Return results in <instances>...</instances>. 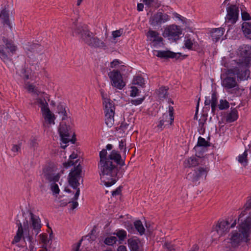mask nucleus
<instances>
[{
  "mask_svg": "<svg viewBox=\"0 0 251 251\" xmlns=\"http://www.w3.org/2000/svg\"><path fill=\"white\" fill-rule=\"evenodd\" d=\"M29 215L31 222L29 226L27 220L24 222V228L21 223L19 221H17L18 229L16 235L12 241V244H15L18 243L23 238L25 242L26 240L29 242L30 251H35L32 244L36 241L34 236H36L41 231V221L39 217L35 215L31 212H29Z\"/></svg>",
  "mask_w": 251,
  "mask_h": 251,
  "instance_id": "1",
  "label": "nucleus"
},
{
  "mask_svg": "<svg viewBox=\"0 0 251 251\" xmlns=\"http://www.w3.org/2000/svg\"><path fill=\"white\" fill-rule=\"evenodd\" d=\"M228 69L225 74L221 75L222 86L228 94L237 95L239 92V85L238 80H247L250 74L246 75L245 72L236 66Z\"/></svg>",
  "mask_w": 251,
  "mask_h": 251,
  "instance_id": "2",
  "label": "nucleus"
},
{
  "mask_svg": "<svg viewBox=\"0 0 251 251\" xmlns=\"http://www.w3.org/2000/svg\"><path fill=\"white\" fill-rule=\"evenodd\" d=\"M251 240V216L250 215L241 224L237 229L233 230L226 241L228 245H226V248H236L241 244L245 243L247 246L250 244Z\"/></svg>",
  "mask_w": 251,
  "mask_h": 251,
  "instance_id": "3",
  "label": "nucleus"
},
{
  "mask_svg": "<svg viewBox=\"0 0 251 251\" xmlns=\"http://www.w3.org/2000/svg\"><path fill=\"white\" fill-rule=\"evenodd\" d=\"M71 29L73 36L78 35L88 46L94 48L106 49L107 46L104 42L95 36L93 33L88 29L85 24H78L75 21L73 23Z\"/></svg>",
  "mask_w": 251,
  "mask_h": 251,
  "instance_id": "4",
  "label": "nucleus"
},
{
  "mask_svg": "<svg viewBox=\"0 0 251 251\" xmlns=\"http://www.w3.org/2000/svg\"><path fill=\"white\" fill-rule=\"evenodd\" d=\"M239 58L232 62L236 67L244 71L246 75L250 74V68L251 66V46L243 45L240 46L237 51Z\"/></svg>",
  "mask_w": 251,
  "mask_h": 251,
  "instance_id": "5",
  "label": "nucleus"
},
{
  "mask_svg": "<svg viewBox=\"0 0 251 251\" xmlns=\"http://www.w3.org/2000/svg\"><path fill=\"white\" fill-rule=\"evenodd\" d=\"M108 159L110 162L111 163L112 165L117 170L116 174L114 175H113V174H111L110 172V173H109V177L108 178V180L103 182L104 185L106 187H110L114 185L120 177V174H118V172L120 167H119L118 165H119L120 167L124 166L125 161L122 159L121 154L118 151L115 150H113L111 152L110 154L108 155Z\"/></svg>",
  "mask_w": 251,
  "mask_h": 251,
  "instance_id": "6",
  "label": "nucleus"
},
{
  "mask_svg": "<svg viewBox=\"0 0 251 251\" xmlns=\"http://www.w3.org/2000/svg\"><path fill=\"white\" fill-rule=\"evenodd\" d=\"M100 162L99 163V168L100 169V179L103 183V181L108 180L109 177L110 172L113 175L116 174V169L112 165V164L108 160V155L106 149H102L100 152Z\"/></svg>",
  "mask_w": 251,
  "mask_h": 251,
  "instance_id": "7",
  "label": "nucleus"
},
{
  "mask_svg": "<svg viewBox=\"0 0 251 251\" xmlns=\"http://www.w3.org/2000/svg\"><path fill=\"white\" fill-rule=\"evenodd\" d=\"M2 44L0 45V58L5 63L11 62V56L17 50L14 42L4 37L2 38Z\"/></svg>",
  "mask_w": 251,
  "mask_h": 251,
  "instance_id": "8",
  "label": "nucleus"
},
{
  "mask_svg": "<svg viewBox=\"0 0 251 251\" xmlns=\"http://www.w3.org/2000/svg\"><path fill=\"white\" fill-rule=\"evenodd\" d=\"M100 92L103 100L105 124L108 127H111L114 123L115 104L112 100L105 97L106 94L103 90L100 89Z\"/></svg>",
  "mask_w": 251,
  "mask_h": 251,
  "instance_id": "9",
  "label": "nucleus"
},
{
  "mask_svg": "<svg viewBox=\"0 0 251 251\" xmlns=\"http://www.w3.org/2000/svg\"><path fill=\"white\" fill-rule=\"evenodd\" d=\"M82 172V167L81 165L78 164L75 169L69 173V183L70 186L74 189H76V192L75 193L72 200L74 201H77L80 193L79 188H77L80 183L79 180H80L81 176V174Z\"/></svg>",
  "mask_w": 251,
  "mask_h": 251,
  "instance_id": "10",
  "label": "nucleus"
},
{
  "mask_svg": "<svg viewBox=\"0 0 251 251\" xmlns=\"http://www.w3.org/2000/svg\"><path fill=\"white\" fill-rule=\"evenodd\" d=\"M58 132L63 143L67 144L69 142H71L73 144L75 143V138L74 137L75 136V132L70 126L61 122L58 128Z\"/></svg>",
  "mask_w": 251,
  "mask_h": 251,
  "instance_id": "11",
  "label": "nucleus"
},
{
  "mask_svg": "<svg viewBox=\"0 0 251 251\" xmlns=\"http://www.w3.org/2000/svg\"><path fill=\"white\" fill-rule=\"evenodd\" d=\"M35 103L38 104L41 109L43 116L46 121L48 122L49 124H54V116L50 110L48 103L45 99L37 98L35 101Z\"/></svg>",
  "mask_w": 251,
  "mask_h": 251,
  "instance_id": "12",
  "label": "nucleus"
},
{
  "mask_svg": "<svg viewBox=\"0 0 251 251\" xmlns=\"http://www.w3.org/2000/svg\"><path fill=\"white\" fill-rule=\"evenodd\" d=\"M236 224V220H235L230 226H229L230 224L227 221L219 220L217 225L213 227L212 232H216L220 237L228 232L230 228L234 227Z\"/></svg>",
  "mask_w": 251,
  "mask_h": 251,
  "instance_id": "13",
  "label": "nucleus"
},
{
  "mask_svg": "<svg viewBox=\"0 0 251 251\" xmlns=\"http://www.w3.org/2000/svg\"><path fill=\"white\" fill-rule=\"evenodd\" d=\"M209 169L208 167H199L194 170V171L188 173L186 176V179L193 182L199 181L202 177H206Z\"/></svg>",
  "mask_w": 251,
  "mask_h": 251,
  "instance_id": "14",
  "label": "nucleus"
},
{
  "mask_svg": "<svg viewBox=\"0 0 251 251\" xmlns=\"http://www.w3.org/2000/svg\"><path fill=\"white\" fill-rule=\"evenodd\" d=\"M108 75L109 77L112 86L121 90L126 85L123 80V77L118 70H114L108 73Z\"/></svg>",
  "mask_w": 251,
  "mask_h": 251,
  "instance_id": "15",
  "label": "nucleus"
},
{
  "mask_svg": "<svg viewBox=\"0 0 251 251\" xmlns=\"http://www.w3.org/2000/svg\"><path fill=\"white\" fill-rule=\"evenodd\" d=\"M182 33L181 28L176 25H170L165 28L163 35L164 37H168L169 39L174 40H178Z\"/></svg>",
  "mask_w": 251,
  "mask_h": 251,
  "instance_id": "16",
  "label": "nucleus"
},
{
  "mask_svg": "<svg viewBox=\"0 0 251 251\" xmlns=\"http://www.w3.org/2000/svg\"><path fill=\"white\" fill-rule=\"evenodd\" d=\"M227 14L226 22L232 25L237 21L239 17V8L236 5L230 4L226 8Z\"/></svg>",
  "mask_w": 251,
  "mask_h": 251,
  "instance_id": "17",
  "label": "nucleus"
},
{
  "mask_svg": "<svg viewBox=\"0 0 251 251\" xmlns=\"http://www.w3.org/2000/svg\"><path fill=\"white\" fill-rule=\"evenodd\" d=\"M43 177L49 182H58L60 177L59 173H56L54 168L50 166H46L43 170Z\"/></svg>",
  "mask_w": 251,
  "mask_h": 251,
  "instance_id": "18",
  "label": "nucleus"
},
{
  "mask_svg": "<svg viewBox=\"0 0 251 251\" xmlns=\"http://www.w3.org/2000/svg\"><path fill=\"white\" fill-rule=\"evenodd\" d=\"M170 19V17L166 13L157 12L152 15L150 19V24L153 26H159Z\"/></svg>",
  "mask_w": 251,
  "mask_h": 251,
  "instance_id": "19",
  "label": "nucleus"
},
{
  "mask_svg": "<svg viewBox=\"0 0 251 251\" xmlns=\"http://www.w3.org/2000/svg\"><path fill=\"white\" fill-rule=\"evenodd\" d=\"M207 159L206 158H201L200 157L192 156L185 159L184 162V166L185 167H193L198 165H204L205 164Z\"/></svg>",
  "mask_w": 251,
  "mask_h": 251,
  "instance_id": "20",
  "label": "nucleus"
},
{
  "mask_svg": "<svg viewBox=\"0 0 251 251\" xmlns=\"http://www.w3.org/2000/svg\"><path fill=\"white\" fill-rule=\"evenodd\" d=\"M153 54L158 57L163 59L176 58L178 59L181 55L180 53H175L170 50L153 51Z\"/></svg>",
  "mask_w": 251,
  "mask_h": 251,
  "instance_id": "21",
  "label": "nucleus"
},
{
  "mask_svg": "<svg viewBox=\"0 0 251 251\" xmlns=\"http://www.w3.org/2000/svg\"><path fill=\"white\" fill-rule=\"evenodd\" d=\"M169 115H168V113H164L162 116L159 118V121L157 124L156 127L158 130L162 131L164 127L169 125H172L173 123L170 121Z\"/></svg>",
  "mask_w": 251,
  "mask_h": 251,
  "instance_id": "22",
  "label": "nucleus"
},
{
  "mask_svg": "<svg viewBox=\"0 0 251 251\" xmlns=\"http://www.w3.org/2000/svg\"><path fill=\"white\" fill-rule=\"evenodd\" d=\"M147 37L156 45L160 44L163 40L162 37L159 36V33L157 31L151 29L148 32Z\"/></svg>",
  "mask_w": 251,
  "mask_h": 251,
  "instance_id": "23",
  "label": "nucleus"
},
{
  "mask_svg": "<svg viewBox=\"0 0 251 251\" xmlns=\"http://www.w3.org/2000/svg\"><path fill=\"white\" fill-rule=\"evenodd\" d=\"M238 118V111L235 108H231L229 111L227 112L226 116V121L227 123H232Z\"/></svg>",
  "mask_w": 251,
  "mask_h": 251,
  "instance_id": "24",
  "label": "nucleus"
},
{
  "mask_svg": "<svg viewBox=\"0 0 251 251\" xmlns=\"http://www.w3.org/2000/svg\"><path fill=\"white\" fill-rule=\"evenodd\" d=\"M224 32V28L213 29L211 33L212 40L215 42H217L223 36Z\"/></svg>",
  "mask_w": 251,
  "mask_h": 251,
  "instance_id": "25",
  "label": "nucleus"
},
{
  "mask_svg": "<svg viewBox=\"0 0 251 251\" xmlns=\"http://www.w3.org/2000/svg\"><path fill=\"white\" fill-rule=\"evenodd\" d=\"M242 29L245 37L251 39V22H244L242 24Z\"/></svg>",
  "mask_w": 251,
  "mask_h": 251,
  "instance_id": "26",
  "label": "nucleus"
},
{
  "mask_svg": "<svg viewBox=\"0 0 251 251\" xmlns=\"http://www.w3.org/2000/svg\"><path fill=\"white\" fill-rule=\"evenodd\" d=\"M77 154H75L74 153H72L70 155L69 157V160L67 162H66L63 163V166L65 168H68L69 167L74 165V168L73 170L75 169V168L77 166L80 164V163H79L78 164H77V162H78L79 160H76L75 162H74L72 160L76 158L77 157ZM73 171V170H72Z\"/></svg>",
  "mask_w": 251,
  "mask_h": 251,
  "instance_id": "27",
  "label": "nucleus"
},
{
  "mask_svg": "<svg viewBox=\"0 0 251 251\" xmlns=\"http://www.w3.org/2000/svg\"><path fill=\"white\" fill-rule=\"evenodd\" d=\"M25 49L31 52L39 53L42 51L43 47L38 44L32 43L26 45Z\"/></svg>",
  "mask_w": 251,
  "mask_h": 251,
  "instance_id": "28",
  "label": "nucleus"
},
{
  "mask_svg": "<svg viewBox=\"0 0 251 251\" xmlns=\"http://www.w3.org/2000/svg\"><path fill=\"white\" fill-rule=\"evenodd\" d=\"M9 12V10L7 9V8L5 6L4 8L1 10L0 14V18L3 20L4 24L7 25H9L10 24Z\"/></svg>",
  "mask_w": 251,
  "mask_h": 251,
  "instance_id": "29",
  "label": "nucleus"
},
{
  "mask_svg": "<svg viewBox=\"0 0 251 251\" xmlns=\"http://www.w3.org/2000/svg\"><path fill=\"white\" fill-rule=\"evenodd\" d=\"M140 242L138 240L129 239L128 240V244L131 251H141L139 243Z\"/></svg>",
  "mask_w": 251,
  "mask_h": 251,
  "instance_id": "30",
  "label": "nucleus"
},
{
  "mask_svg": "<svg viewBox=\"0 0 251 251\" xmlns=\"http://www.w3.org/2000/svg\"><path fill=\"white\" fill-rule=\"evenodd\" d=\"M185 47L190 50H195L196 45L194 40H192L190 38H185L184 40Z\"/></svg>",
  "mask_w": 251,
  "mask_h": 251,
  "instance_id": "31",
  "label": "nucleus"
},
{
  "mask_svg": "<svg viewBox=\"0 0 251 251\" xmlns=\"http://www.w3.org/2000/svg\"><path fill=\"white\" fill-rule=\"evenodd\" d=\"M244 210L241 212V214L239 216V218L238 219V222H239L240 220L241 221L242 220L241 219L242 217H243L246 213V211L248 210L251 208V198L248 200L246 202V203L244 205Z\"/></svg>",
  "mask_w": 251,
  "mask_h": 251,
  "instance_id": "32",
  "label": "nucleus"
},
{
  "mask_svg": "<svg viewBox=\"0 0 251 251\" xmlns=\"http://www.w3.org/2000/svg\"><path fill=\"white\" fill-rule=\"evenodd\" d=\"M134 226L136 229L139 232L140 235H143L145 233V229L141 221H136L134 223Z\"/></svg>",
  "mask_w": 251,
  "mask_h": 251,
  "instance_id": "33",
  "label": "nucleus"
},
{
  "mask_svg": "<svg viewBox=\"0 0 251 251\" xmlns=\"http://www.w3.org/2000/svg\"><path fill=\"white\" fill-rule=\"evenodd\" d=\"M57 108L58 113L62 117V120H65L67 116V113L65 106L63 104L60 103L57 105Z\"/></svg>",
  "mask_w": 251,
  "mask_h": 251,
  "instance_id": "34",
  "label": "nucleus"
},
{
  "mask_svg": "<svg viewBox=\"0 0 251 251\" xmlns=\"http://www.w3.org/2000/svg\"><path fill=\"white\" fill-rule=\"evenodd\" d=\"M248 153L246 150L244 153L238 156V161L241 164H243L244 166L247 165L248 160H247Z\"/></svg>",
  "mask_w": 251,
  "mask_h": 251,
  "instance_id": "35",
  "label": "nucleus"
},
{
  "mask_svg": "<svg viewBox=\"0 0 251 251\" xmlns=\"http://www.w3.org/2000/svg\"><path fill=\"white\" fill-rule=\"evenodd\" d=\"M30 74V70L28 68H23L20 70L19 73L20 75L25 80L29 79V74Z\"/></svg>",
  "mask_w": 251,
  "mask_h": 251,
  "instance_id": "36",
  "label": "nucleus"
},
{
  "mask_svg": "<svg viewBox=\"0 0 251 251\" xmlns=\"http://www.w3.org/2000/svg\"><path fill=\"white\" fill-rule=\"evenodd\" d=\"M206 121V119L204 117L201 118L199 120V132L201 134H203L205 132V127L204 126Z\"/></svg>",
  "mask_w": 251,
  "mask_h": 251,
  "instance_id": "37",
  "label": "nucleus"
},
{
  "mask_svg": "<svg viewBox=\"0 0 251 251\" xmlns=\"http://www.w3.org/2000/svg\"><path fill=\"white\" fill-rule=\"evenodd\" d=\"M114 234L119 238L120 241H124L126 237V232L123 229L116 230Z\"/></svg>",
  "mask_w": 251,
  "mask_h": 251,
  "instance_id": "38",
  "label": "nucleus"
},
{
  "mask_svg": "<svg viewBox=\"0 0 251 251\" xmlns=\"http://www.w3.org/2000/svg\"><path fill=\"white\" fill-rule=\"evenodd\" d=\"M167 90L165 87H161L157 91V95L160 99L166 98L167 95Z\"/></svg>",
  "mask_w": 251,
  "mask_h": 251,
  "instance_id": "39",
  "label": "nucleus"
},
{
  "mask_svg": "<svg viewBox=\"0 0 251 251\" xmlns=\"http://www.w3.org/2000/svg\"><path fill=\"white\" fill-rule=\"evenodd\" d=\"M209 143L207 141L205 140V139L201 137H199L198 138V141L197 143V145L195 147L194 149L196 150V149L198 147H206L209 146Z\"/></svg>",
  "mask_w": 251,
  "mask_h": 251,
  "instance_id": "40",
  "label": "nucleus"
},
{
  "mask_svg": "<svg viewBox=\"0 0 251 251\" xmlns=\"http://www.w3.org/2000/svg\"><path fill=\"white\" fill-rule=\"evenodd\" d=\"M229 107V102L226 100H220V103L218 105V107L220 110H225L228 108Z\"/></svg>",
  "mask_w": 251,
  "mask_h": 251,
  "instance_id": "41",
  "label": "nucleus"
},
{
  "mask_svg": "<svg viewBox=\"0 0 251 251\" xmlns=\"http://www.w3.org/2000/svg\"><path fill=\"white\" fill-rule=\"evenodd\" d=\"M117 241V237L115 236H109L106 238L104 240V243L108 246H112L116 244Z\"/></svg>",
  "mask_w": 251,
  "mask_h": 251,
  "instance_id": "42",
  "label": "nucleus"
},
{
  "mask_svg": "<svg viewBox=\"0 0 251 251\" xmlns=\"http://www.w3.org/2000/svg\"><path fill=\"white\" fill-rule=\"evenodd\" d=\"M29 145L31 148L34 150L36 149L38 146L37 138L35 137H31L29 140Z\"/></svg>",
  "mask_w": 251,
  "mask_h": 251,
  "instance_id": "43",
  "label": "nucleus"
},
{
  "mask_svg": "<svg viewBox=\"0 0 251 251\" xmlns=\"http://www.w3.org/2000/svg\"><path fill=\"white\" fill-rule=\"evenodd\" d=\"M144 79L141 76H137L133 79V83L135 85L142 86L144 84Z\"/></svg>",
  "mask_w": 251,
  "mask_h": 251,
  "instance_id": "44",
  "label": "nucleus"
},
{
  "mask_svg": "<svg viewBox=\"0 0 251 251\" xmlns=\"http://www.w3.org/2000/svg\"><path fill=\"white\" fill-rule=\"evenodd\" d=\"M51 190L53 192L54 194H58L59 193L60 190L59 189L58 186L55 182H53L51 184Z\"/></svg>",
  "mask_w": 251,
  "mask_h": 251,
  "instance_id": "45",
  "label": "nucleus"
},
{
  "mask_svg": "<svg viewBox=\"0 0 251 251\" xmlns=\"http://www.w3.org/2000/svg\"><path fill=\"white\" fill-rule=\"evenodd\" d=\"M72 203L71 204V209L72 210L75 209L78 205V203L76 201H74L73 200H72V201H70L68 202V203ZM67 203H68V202H62L61 203V205H62L63 206H65L66 205H67Z\"/></svg>",
  "mask_w": 251,
  "mask_h": 251,
  "instance_id": "46",
  "label": "nucleus"
},
{
  "mask_svg": "<svg viewBox=\"0 0 251 251\" xmlns=\"http://www.w3.org/2000/svg\"><path fill=\"white\" fill-rule=\"evenodd\" d=\"M241 17L243 21H248L251 20V17L250 14L246 11L241 9Z\"/></svg>",
  "mask_w": 251,
  "mask_h": 251,
  "instance_id": "47",
  "label": "nucleus"
},
{
  "mask_svg": "<svg viewBox=\"0 0 251 251\" xmlns=\"http://www.w3.org/2000/svg\"><path fill=\"white\" fill-rule=\"evenodd\" d=\"M145 97L143 98H138L136 99L131 100L130 102L135 105H137L141 104L145 100Z\"/></svg>",
  "mask_w": 251,
  "mask_h": 251,
  "instance_id": "48",
  "label": "nucleus"
},
{
  "mask_svg": "<svg viewBox=\"0 0 251 251\" xmlns=\"http://www.w3.org/2000/svg\"><path fill=\"white\" fill-rule=\"evenodd\" d=\"M168 115H169V118L170 119V121L171 123H173L174 120V108L172 106H169V113H168Z\"/></svg>",
  "mask_w": 251,
  "mask_h": 251,
  "instance_id": "49",
  "label": "nucleus"
},
{
  "mask_svg": "<svg viewBox=\"0 0 251 251\" xmlns=\"http://www.w3.org/2000/svg\"><path fill=\"white\" fill-rule=\"evenodd\" d=\"M26 89L29 92H32L34 94H38L39 92V91L36 89H35V86L31 84H28L26 86Z\"/></svg>",
  "mask_w": 251,
  "mask_h": 251,
  "instance_id": "50",
  "label": "nucleus"
},
{
  "mask_svg": "<svg viewBox=\"0 0 251 251\" xmlns=\"http://www.w3.org/2000/svg\"><path fill=\"white\" fill-rule=\"evenodd\" d=\"M164 246L167 251H175L174 245L172 244L171 243L166 242L165 243Z\"/></svg>",
  "mask_w": 251,
  "mask_h": 251,
  "instance_id": "51",
  "label": "nucleus"
},
{
  "mask_svg": "<svg viewBox=\"0 0 251 251\" xmlns=\"http://www.w3.org/2000/svg\"><path fill=\"white\" fill-rule=\"evenodd\" d=\"M139 90L136 87H131V90L130 91V96L135 97L138 95Z\"/></svg>",
  "mask_w": 251,
  "mask_h": 251,
  "instance_id": "52",
  "label": "nucleus"
},
{
  "mask_svg": "<svg viewBox=\"0 0 251 251\" xmlns=\"http://www.w3.org/2000/svg\"><path fill=\"white\" fill-rule=\"evenodd\" d=\"M21 144H19L18 145H12V148H11V151L14 152H18L19 151H21Z\"/></svg>",
  "mask_w": 251,
  "mask_h": 251,
  "instance_id": "53",
  "label": "nucleus"
},
{
  "mask_svg": "<svg viewBox=\"0 0 251 251\" xmlns=\"http://www.w3.org/2000/svg\"><path fill=\"white\" fill-rule=\"evenodd\" d=\"M211 101V104L217 105L218 98H217L216 93L214 92L212 94Z\"/></svg>",
  "mask_w": 251,
  "mask_h": 251,
  "instance_id": "54",
  "label": "nucleus"
},
{
  "mask_svg": "<svg viewBox=\"0 0 251 251\" xmlns=\"http://www.w3.org/2000/svg\"><path fill=\"white\" fill-rule=\"evenodd\" d=\"M40 239L41 241L45 244L46 245L48 242H49L48 240V235L46 234H41L40 235Z\"/></svg>",
  "mask_w": 251,
  "mask_h": 251,
  "instance_id": "55",
  "label": "nucleus"
},
{
  "mask_svg": "<svg viewBox=\"0 0 251 251\" xmlns=\"http://www.w3.org/2000/svg\"><path fill=\"white\" fill-rule=\"evenodd\" d=\"M123 33L122 29L117 30L112 32V36L113 38L115 39L120 37Z\"/></svg>",
  "mask_w": 251,
  "mask_h": 251,
  "instance_id": "56",
  "label": "nucleus"
},
{
  "mask_svg": "<svg viewBox=\"0 0 251 251\" xmlns=\"http://www.w3.org/2000/svg\"><path fill=\"white\" fill-rule=\"evenodd\" d=\"M126 145V141L125 140H121L120 141H119V148L121 150L124 149V152H126V148L125 147Z\"/></svg>",
  "mask_w": 251,
  "mask_h": 251,
  "instance_id": "57",
  "label": "nucleus"
},
{
  "mask_svg": "<svg viewBox=\"0 0 251 251\" xmlns=\"http://www.w3.org/2000/svg\"><path fill=\"white\" fill-rule=\"evenodd\" d=\"M121 189L120 187H119L112 192V195L113 196L119 195L121 193Z\"/></svg>",
  "mask_w": 251,
  "mask_h": 251,
  "instance_id": "58",
  "label": "nucleus"
},
{
  "mask_svg": "<svg viewBox=\"0 0 251 251\" xmlns=\"http://www.w3.org/2000/svg\"><path fill=\"white\" fill-rule=\"evenodd\" d=\"M119 64H120L119 60L118 59H115L112 62H111L110 67L111 68H114Z\"/></svg>",
  "mask_w": 251,
  "mask_h": 251,
  "instance_id": "59",
  "label": "nucleus"
},
{
  "mask_svg": "<svg viewBox=\"0 0 251 251\" xmlns=\"http://www.w3.org/2000/svg\"><path fill=\"white\" fill-rule=\"evenodd\" d=\"M143 2L148 6H151L153 5V0H143Z\"/></svg>",
  "mask_w": 251,
  "mask_h": 251,
  "instance_id": "60",
  "label": "nucleus"
},
{
  "mask_svg": "<svg viewBox=\"0 0 251 251\" xmlns=\"http://www.w3.org/2000/svg\"><path fill=\"white\" fill-rule=\"evenodd\" d=\"M137 10L139 11H142L144 8V4L143 3H140L137 4Z\"/></svg>",
  "mask_w": 251,
  "mask_h": 251,
  "instance_id": "61",
  "label": "nucleus"
},
{
  "mask_svg": "<svg viewBox=\"0 0 251 251\" xmlns=\"http://www.w3.org/2000/svg\"><path fill=\"white\" fill-rule=\"evenodd\" d=\"M204 104L205 105H209L210 104H211V100L209 99V97H205V100L204 101Z\"/></svg>",
  "mask_w": 251,
  "mask_h": 251,
  "instance_id": "62",
  "label": "nucleus"
},
{
  "mask_svg": "<svg viewBox=\"0 0 251 251\" xmlns=\"http://www.w3.org/2000/svg\"><path fill=\"white\" fill-rule=\"evenodd\" d=\"M117 251H127V250L126 246L121 245L118 247Z\"/></svg>",
  "mask_w": 251,
  "mask_h": 251,
  "instance_id": "63",
  "label": "nucleus"
},
{
  "mask_svg": "<svg viewBox=\"0 0 251 251\" xmlns=\"http://www.w3.org/2000/svg\"><path fill=\"white\" fill-rule=\"evenodd\" d=\"M133 226H134V225H133L131 224H129V225H128L127 227V230L131 232L133 229Z\"/></svg>",
  "mask_w": 251,
  "mask_h": 251,
  "instance_id": "64",
  "label": "nucleus"
}]
</instances>
